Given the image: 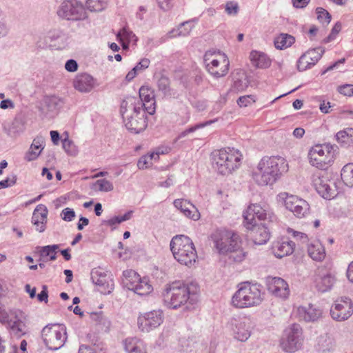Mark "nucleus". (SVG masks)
<instances>
[{
    "mask_svg": "<svg viewBox=\"0 0 353 353\" xmlns=\"http://www.w3.org/2000/svg\"><path fill=\"white\" fill-rule=\"evenodd\" d=\"M323 343H323L319 349L322 353H330L334 350L335 345L331 339L326 338L323 339Z\"/></svg>",
    "mask_w": 353,
    "mask_h": 353,
    "instance_id": "nucleus-56",
    "label": "nucleus"
},
{
    "mask_svg": "<svg viewBox=\"0 0 353 353\" xmlns=\"http://www.w3.org/2000/svg\"><path fill=\"white\" fill-rule=\"evenodd\" d=\"M284 194V203L287 210L292 212L297 218L305 217L309 213L310 205L308 203L297 196L289 195L288 193Z\"/></svg>",
    "mask_w": 353,
    "mask_h": 353,
    "instance_id": "nucleus-17",
    "label": "nucleus"
},
{
    "mask_svg": "<svg viewBox=\"0 0 353 353\" xmlns=\"http://www.w3.org/2000/svg\"><path fill=\"white\" fill-rule=\"evenodd\" d=\"M170 246L174 259L181 264L191 266L195 263L197 254L192 241L188 236L185 235L174 236Z\"/></svg>",
    "mask_w": 353,
    "mask_h": 353,
    "instance_id": "nucleus-4",
    "label": "nucleus"
},
{
    "mask_svg": "<svg viewBox=\"0 0 353 353\" xmlns=\"http://www.w3.org/2000/svg\"><path fill=\"white\" fill-rule=\"evenodd\" d=\"M210 238L219 254H228V251L238 248L239 236L232 231L216 230L212 233Z\"/></svg>",
    "mask_w": 353,
    "mask_h": 353,
    "instance_id": "nucleus-8",
    "label": "nucleus"
},
{
    "mask_svg": "<svg viewBox=\"0 0 353 353\" xmlns=\"http://www.w3.org/2000/svg\"><path fill=\"white\" fill-rule=\"evenodd\" d=\"M300 319L306 322L315 321L321 316V310L312 305L307 307L301 306L297 310Z\"/></svg>",
    "mask_w": 353,
    "mask_h": 353,
    "instance_id": "nucleus-31",
    "label": "nucleus"
},
{
    "mask_svg": "<svg viewBox=\"0 0 353 353\" xmlns=\"http://www.w3.org/2000/svg\"><path fill=\"white\" fill-rule=\"evenodd\" d=\"M214 121H212V120H210V121H205V122H203V123H197L192 127H190L188 128H187L186 130H185L184 131L181 132L177 137L176 139L179 140V139H181L185 137H186L187 135H188L190 133H192V132H195L196 130H199V129H201V128H203L207 125H210L211 123H214Z\"/></svg>",
    "mask_w": 353,
    "mask_h": 353,
    "instance_id": "nucleus-47",
    "label": "nucleus"
},
{
    "mask_svg": "<svg viewBox=\"0 0 353 353\" xmlns=\"http://www.w3.org/2000/svg\"><path fill=\"white\" fill-rule=\"evenodd\" d=\"M268 289L273 295L281 299H287L290 290L287 282L280 277H273L269 279Z\"/></svg>",
    "mask_w": 353,
    "mask_h": 353,
    "instance_id": "nucleus-24",
    "label": "nucleus"
},
{
    "mask_svg": "<svg viewBox=\"0 0 353 353\" xmlns=\"http://www.w3.org/2000/svg\"><path fill=\"white\" fill-rule=\"evenodd\" d=\"M266 210L259 204H252L248 206L247 210L243 212L244 225L246 228H252L256 223V219L259 221H265L267 219Z\"/></svg>",
    "mask_w": 353,
    "mask_h": 353,
    "instance_id": "nucleus-20",
    "label": "nucleus"
},
{
    "mask_svg": "<svg viewBox=\"0 0 353 353\" xmlns=\"http://www.w3.org/2000/svg\"><path fill=\"white\" fill-rule=\"evenodd\" d=\"M123 275L125 277V286L138 295H147L153 290V288L149 283L148 279L145 277L140 278L135 271L132 270L124 271Z\"/></svg>",
    "mask_w": 353,
    "mask_h": 353,
    "instance_id": "nucleus-13",
    "label": "nucleus"
},
{
    "mask_svg": "<svg viewBox=\"0 0 353 353\" xmlns=\"http://www.w3.org/2000/svg\"><path fill=\"white\" fill-rule=\"evenodd\" d=\"M48 209L43 204L38 205L32 213V223L37 231L43 232L46 230L48 216Z\"/></svg>",
    "mask_w": 353,
    "mask_h": 353,
    "instance_id": "nucleus-26",
    "label": "nucleus"
},
{
    "mask_svg": "<svg viewBox=\"0 0 353 353\" xmlns=\"http://www.w3.org/2000/svg\"><path fill=\"white\" fill-rule=\"evenodd\" d=\"M45 140L42 137L34 139L28 151L25 154L24 159L27 161L36 160L44 148Z\"/></svg>",
    "mask_w": 353,
    "mask_h": 353,
    "instance_id": "nucleus-29",
    "label": "nucleus"
},
{
    "mask_svg": "<svg viewBox=\"0 0 353 353\" xmlns=\"http://www.w3.org/2000/svg\"><path fill=\"white\" fill-rule=\"evenodd\" d=\"M241 154L234 148H223L212 153V165L222 175L232 173L240 165Z\"/></svg>",
    "mask_w": 353,
    "mask_h": 353,
    "instance_id": "nucleus-5",
    "label": "nucleus"
},
{
    "mask_svg": "<svg viewBox=\"0 0 353 353\" xmlns=\"http://www.w3.org/2000/svg\"><path fill=\"white\" fill-rule=\"evenodd\" d=\"M330 150L327 145H316L312 147L308 154L310 163L319 169H325L330 161Z\"/></svg>",
    "mask_w": 353,
    "mask_h": 353,
    "instance_id": "nucleus-15",
    "label": "nucleus"
},
{
    "mask_svg": "<svg viewBox=\"0 0 353 353\" xmlns=\"http://www.w3.org/2000/svg\"><path fill=\"white\" fill-rule=\"evenodd\" d=\"M225 10L229 15H236L239 12V7L236 2L228 1L225 4Z\"/></svg>",
    "mask_w": 353,
    "mask_h": 353,
    "instance_id": "nucleus-57",
    "label": "nucleus"
},
{
    "mask_svg": "<svg viewBox=\"0 0 353 353\" xmlns=\"http://www.w3.org/2000/svg\"><path fill=\"white\" fill-rule=\"evenodd\" d=\"M159 153H152L150 155L141 157L137 162V166L139 169H145L152 164V159L154 157H158Z\"/></svg>",
    "mask_w": 353,
    "mask_h": 353,
    "instance_id": "nucleus-49",
    "label": "nucleus"
},
{
    "mask_svg": "<svg viewBox=\"0 0 353 353\" xmlns=\"http://www.w3.org/2000/svg\"><path fill=\"white\" fill-rule=\"evenodd\" d=\"M248 229L251 230V237L256 245L265 244L270 239V233L265 224L254 222L253 228Z\"/></svg>",
    "mask_w": 353,
    "mask_h": 353,
    "instance_id": "nucleus-28",
    "label": "nucleus"
},
{
    "mask_svg": "<svg viewBox=\"0 0 353 353\" xmlns=\"http://www.w3.org/2000/svg\"><path fill=\"white\" fill-rule=\"evenodd\" d=\"M341 24L340 22H336L332 28L331 33L324 39L325 43H328L335 39L336 35L341 31Z\"/></svg>",
    "mask_w": 353,
    "mask_h": 353,
    "instance_id": "nucleus-60",
    "label": "nucleus"
},
{
    "mask_svg": "<svg viewBox=\"0 0 353 353\" xmlns=\"http://www.w3.org/2000/svg\"><path fill=\"white\" fill-rule=\"evenodd\" d=\"M98 325L101 327V330L108 332L110 327L111 323L110 320L103 314L102 319Z\"/></svg>",
    "mask_w": 353,
    "mask_h": 353,
    "instance_id": "nucleus-64",
    "label": "nucleus"
},
{
    "mask_svg": "<svg viewBox=\"0 0 353 353\" xmlns=\"http://www.w3.org/2000/svg\"><path fill=\"white\" fill-rule=\"evenodd\" d=\"M117 39L121 43L124 48H128V43L132 41H137V38L132 31L126 28H122L117 34Z\"/></svg>",
    "mask_w": 353,
    "mask_h": 353,
    "instance_id": "nucleus-41",
    "label": "nucleus"
},
{
    "mask_svg": "<svg viewBox=\"0 0 353 353\" xmlns=\"http://www.w3.org/2000/svg\"><path fill=\"white\" fill-rule=\"evenodd\" d=\"M170 81L165 75H161L157 80V87L159 91L161 92L165 97H175V92L170 87Z\"/></svg>",
    "mask_w": 353,
    "mask_h": 353,
    "instance_id": "nucleus-38",
    "label": "nucleus"
},
{
    "mask_svg": "<svg viewBox=\"0 0 353 353\" xmlns=\"http://www.w3.org/2000/svg\"><path fill=\"white\" fill-rule=\"evenodd\" d=\"M286 167L282 158L264 157L253 172L252 178L259 185H272Z\"/></svg>",
    "mask_w": 353,
    "mask_h": 353,
    "instance_id": "nucleus-3",
    "label": "nucleus"
},
{
    "mask_svg": "<svg viewBox=\"0 0 353 353\" xmlns=\"http://www.w3.org/2000/svg\"><path fill=\"white\" fill-rule=\"evenodd\" d=\"M194 25L192 21H187L181 23L177 29H174L168 32V37H172L176 36L186 37L189 35L192 30Z\"/></svg>",
    "mask_w": 353,
    "mask_h": 353,
    "instance_id": "nucleus-39",
    "label": "nucleus"
},
{
    "mask_svg": "<svg viewBox=\"0 0 353 353\" xmlns=\"http://www.w3.org/2000/svg\"><path fill=\"white\" fill-rule=\"evenodd\" d=\"M159 6L164 11L170 10L172 7V0H157Z\"/></svg>",
    "mask_w": 353,
    "mask_h": 353,
    "instance_id": "nucleus-63",
    "label": "nucleus"
},
{
    "mask_svg": "<svg viewBox=\"0 0 353 353\" xmlns=\"http://www.w3.org/2000/svg\"><path fill=\"white\" fill-rule=\"evenodd\" d=\"M294 247L295 243L294 241L283 240L276 242L273 247V250L275 256L281 259L292 254L294 250Z\"/></svg>",
    "mask_w": 353,
    "mask_h": 353,
    "instance_id": "nucleus-30",
    "label": "nucleus"
},
{
    "mask_svg": "<svg viewBox=\"0 0 353 353\" xmlns=\"http://www.w3.org/2000/svg\"><path fill=\"white\" fill-rule=\"evenodd\" d=\"M250 84L246 74L242 70H237L233 74V84L231 87V91L234 92H241L245 90Z\"/></svg>",
    "mask_w": 353,
    "mask_h": 353,
    "instance_id": "nucleus-32",
    "label": "nucleus"
},
{
    "mask_svg": "<svg viewBox=\"0 0 353 353\" xmlns=\"http://www.w3.org/2000/svg\"><path fill=\"white\" fill-rule=\"evenodd\" d=\"M12 314L14 315L15 319L14 321L9 320L2 321L8 322L11 334L15 336L16 337H21L26 333V326L25 323L22 321L23 318V314L21 310H17L12 312Z\"/></svg>",
    "mask_w": 353,
    "mask_h": 353,
    "instance_id": "nucleus-27",
    "label": "nucleus"
},
{
    "mask_svg": "<svg viewBox=\"0 0 353 353\" xmlns=\"http://www.w3.org/2000/svg\"><path fill=\"white\" fill-rule=\"evenodd\" d=\"M124 348L128 353H146L143 343L137 339H125Z\"/></svg>",
    "mask_w": 353,
    "mask_h": 353,
    "instance_id": "nucleus-37",
    "label": "nucleus"
},
{
    "mask_svg": "<svg viewBox=\"0 0 353 353\" xmlns=\"http://www.w3.org/2000/svg\"><path fill=\"white\" fill-rule=\"evenodd\" d=\"M336 281L334 275L330 271L319 269L316 279L315 287L320 292H327L332 290Z\"/></svg>",
    "mask_w": 353,
    "mask_h": 353,
    "instance_id": "nucleus-21",
    "label": "nucleus"
},
{
    "mask_svg": "<svg viewBox=\"0 0 353 353\" xmlns=\"http://www.w3.org/2000/svg\"><path fill=\"white\" fill-rule=\"evenodd\" d=\"M325 50L322 48H316L307 50L303 54L297 61L299 71H305L314 66L321 58Z\"/></svg>",
    "mask_w": 353,
    "mask_h": 353,
    "instance_id": "nucleus-19",
    "label": "nucleus"
},
{
    "mask_svg": "<svg viewBox=\"0 0 353 353\" xmlns=\"http://www.w3.org/2000/svg\"><path fill=\"white\" fill-rule=\"evenodd\" d=\"M86 6L92 12H100L106 7L105 0H87Z\"/></svg>",
    "mask_w": 353,
    "mask_h": 353,
    "instance_id": "nucleus-46",
    "label": "nucleus"
},
{
    "mask_svg": "<svg viewBox=\"0 0 353 353\" xmlns=\"http://www.w3.org/2000/svg\"><path fill=\"white\" fill-rule=\"evenodd\" d=\"M59 248L58 245H46L41 248V256H50V260L54 261L57 259L56 250Z\"/></svg>",
    "mask_w": 353,
    "mask_h": 353,
    "instance_id": "nucleus-48",
    "label": "nucleus"
},
{
    "mask_svg": "<svg viewBox=\"0 0 353 353\" xmlns=\"http://www.w3.org/2000/svg\"><path fill=\"white\" fill-rule=\"evenodd\" d=\"M341 179L349 187H353V163H347L341 170Z\"/></svg>",
    "mask_w": 353,
    "mask_h": 353,
    "instance_id": "nucleus-43",
    "label": "nucleus"
},
{
    "mask_svg": "<svg viewBox=\"0 0 353 353\" xmlns=\"http://www.w3.org/2000/svg\"><path fill=\"white\" fill-rule=\"evenodd\" d=\"M183 215L186 217L191 219L194 221H197L200 218V213L197 208L193 205V209H191L190 208H186V209L184 210Z\"/></svg>",
    "mask_w": 353,
    "mask_h": 353,
    "instance_id": "nucleus-55",
    "label": "nucleus"
},
{
    "mask_svg": "<svg viewBox=\"0 0 353 353\" xmlns=\"http://www.w3.org/2000/svg\"><path fill=\"white\" fill-rule=\"evenodd\" d=\"M91 279L98 286L99 291L103 294H110L114 288V281L111 274H107L100 268L91 271Z\"/></svg>",
    "mask_w": 353,
    "mask_h": 353,
    "instance_id": "nucleus-18",
    "label": "nucleus"
},
{
    "mask_svg": "<svg viewBox=\"0 0 353 353\" xmlns=\"http://www.w3.org/2000/svg\"><path fill=\"white\" fill-rule=\"evenodd\" d=\"M250 57L252 65L256 68H267L270 66L271 60L263 52L252 51Z\"/></svg>",
    "mask_w": 353,
    "mask_h": 353,
    "instance_id": "nucleus-35",
    "label": "nucleus"
},
{
    "mask_svg": "<svg viewBox=\"0 0 353 353\" xmlns=\"http://www.w3.org/2000/svg\"><path fill=\"white\" fill-rule=\"evenodd\" d=\"M198 291L199 285L196 282L184 284L175 281L166 285L163 292V301L168 307L177 309L188 301L192 304Z\"/></svg>",
    "mask_w": 353,
    "mask_h": 353,
    "instance_id": "nucleus-2",
    "label": "nucleus"
},
{
    "mask_svg": "<svg viewBox=\"0 0 353 353\" xmlns=\"http://www.w3.org/2000/svg\"><path fill=\"white\" fill-rule=\"evenodd\" d=\"M204 63L208 72L215 78L225 76L229 70V59L225 54L220 52H206L204 55Z\"/></svg>",
    "mask_w": 353,
    "mask_h": 353,
    "instance_id": "nucleus-9",
    "label": "nucleus"
},
{
    "mask_svg": "<svg viewBox=\"0 0 353 353\" xmlns=\"http://www.w3.org/2000/svg\"><path fill=\"white\" fill-rule=\"evenodd\" d=\"M59 17L67 20H83L87 17L81 3L77 0H66L61 3L57 10Z\"/></svg>",
    "mask_w": 353,
    "mask_h": 353,
    "instance_id": "nucleus-12",
    "label": "nucleus"
},
{
    "mask_svg": "<svg viewBox=\"0 0 353 353\" xmlns=\"http://www.w3.org/2000/svg\"><path fill=\"white\" fill-rule=\"evenodd\" d=\"M238 248L235 250L228 251L230 253V259L234 262H241L244 260L246 253L241 248V241L240 240V237L238 239Z\"/></svg>",
    "mask_w": 353,
    "mask_h": 353,
    "instance_id": "nucleus-44",
    "label": "nucleus"
},
{
    "mask_svg": "<svg viewBox=\"0 0 353 353\" xmlns=\"http://www.w3.org/2000/svg\"><path fill=\"white\" fill-rule=\"evenodd\" d=\"M45 39L46 45L49 43V46L57 49H63L68 44L69 37L61 30L54 29L47 32Z\"/></svg>",
    "mask_w": 353,
    "mask_h": 353,
    "instance_id": "nucleus-23",
    "label": "nucleus"
},
{
    "mask_svg": "<svg viewBox=\"0 0 353 353\" xmlns=\"http://www.w3.org/2000/svg\"><path fill=\"white\" fill-rule=\"evenodd\" d=\"M113 184L105 179H99L94 184L92 188L101 192H110L113 190Z\"/></svg>",
    "mask_w": 353,
    "mask_h": 353,
    "instance_id": "nucleus-45",
    "label": "nucleus"
},
{
    "mask_svg": "<svg viewBox=\"0 0 353 353\" xmlns=\"http://www.w3.org/2000/svg\"><path fill=\"white\" fill-rule=\"evenodd\" d=\"M173 203L174 207L179 210L182 213H183L184 210L186 209V208L193 209V204L185 199H175Z\"/></svg>",
    "mask_w": 353,
    "mask_h": 353,
    "instance_id": "nucleus-54",
    "label": "nucleus"
},
{
    "mask_svg": "<svg viewBox=\"0 0 353 353\" xmlns=\"http://www.w3.org/2000/svg\"><path fill=\"white\" fill-rule=\"evenodd\" d=\"M61 216L65 221H72L75 217V212L73 209L66 208L61 212Z\"/></svg>",
    "mask_w": 353,
    "mask_h": 353,
    "instance_id": "nucleus-59",
    "label": "nucleus"
},
{
    "mask_svg": "<svg viewBox=\"0 0 353 353\" xmlns=\"http://www.w3.org/2000/svg\"><path fill=\"white\" fill-rule=\"evenodd\" d=\"M336 139L342 147L347 148L353 145V128H347L338 132Z\"/></svg>",
    "mask_w": 353,
    "mask_h": 353,
    "instance_id": "nucleus-36",
    "label": "nucleus"
},
{
    "mask_svg": "<svg viewBox=\"0 0 353 353\" xmlns=\"http://www.w3.org/2000/svg\"><path fill=\"white\" fill-rule=\"evenodd\" d=\"M65 68L68 72H75L78 69L77 62L74 59L68 60L65 64Z\"/></svg>",
    "mask_w": 353,
    "mask_h": 353,
    "instance_id": "nucleus-62",
    "label": "nucleus"
},
{
    "mask_svg": "<svg viewBox=\"0 0 353 353\" xmlns=\"http://www.w3.org/2000/svg\"><path fill=\"white\" fill-rule=\"evenodd\" d=\"M337 90L344 96L351 97L353 95V85L344 84L338 87Z\"/></svg>",
    "mask_w": 353,
    "mask_h": 353,
    "instance_id": "nucleus-58",
    "label": "nucleus"
},
{
    "mask_svg": "<svg viewBox=\"0 0 353 353\" xmlns=\"http://www.w3.org/2000/svg\"><path fill=\"white\" fill-rule=\"evenodd\" d=\"M228 326L235 339L245 342L250 337L254 324L250 317L238 316L232 318Z\"/></svg>",
    "mask_w": 353,
    "mask_h": 353,
    "instance_id": "nucleus-11",
    "label": "nucleus"
},
{
    "mask_svg": "<svg viewBox=\"0 0 353 353\" xmlns=\"http://www.w3.org/2000/svg\"><path fill=\"white\" fill-rule=\"evenodd\" d=\"M143 103L135 97H128L121 103L120 112L126 128L131 132L138 134L147 127L145 110Z\"/></svg>",
    "mask_w": 353,
    "mask_h": 353,
    "instance_id": "nucleus-1",
    "label": "nucleus"
},
{
    "mask_svg": "<svg viewBox=\"0 0 353 353\" xmlns=\"http://www.w3.org/2000/svg\"><path fill=\"white\" fill-rule=\"evenodd\" d=\"M317 19L321 23L328 24L331 21L330 14L323 8H316Z\"/></svg>",
    "mask_w": 353,
    "mask_h": 353,
    "instance_id": "nucleus-52",
    "label": "nucleus"
},
{
    "mask_svg": "<svg viewBox=\"0 0 353 353\" xmlns=\"http://www.w3.org/2000/svg\"><path fill=\"white\" fill-rule=\"evenodd\" d=\"M263 298L259 286L244 283L240 285L238 290L232 298V304L237 308L256 306Z\"/></svg>",
    "mask_w": 353,
    "mask_h": 353,
    "instance_id": "nucleus-6",
    "label": "nucleus"
},
{
    "mask_svg": "<svg viewBox=\"0 0 353 353\" xmlns=\"http://www.w3.org/2000/svg\"><path fill=\"white\" fill-rule=\"evenodd\" d=\"M322 189L327 190L328 194H330V199L334 198L338 194V190L336 181L328 177V182L325 183Z\"/></svg>",
    "mask_w": 353,
    "mask_h": 353,
    "instance_id": "nucleus-50",
    "label": "nucleus"
},
{
    "mask_svg": "<svg viewBox=\"0 0 353 353\" xmlns=\"http://www.w3.org/2000/svg\"><path fill=\"white\" fill-rule=\"evenodd\" d=\"M308 255L314 261H321L325 256V249L322 244L315 241L307 246Z\"/></svg>",
    "mask_w": 353,
    "mask_h": 353,
    "instance_id": "nucleus-34",
    "label": "nucleus"
},
{
    "mask_svg": "<svg viewBox=\"0 0 353 353\" xmlns=\"http://www.w3.org/2000/svg\"><path fill=\"white\" fill-rule=\"evenodd\" d=\"M256 101V97L254 95H245L240 97L236 102L240 107H248Z\"/></svg>",
    "mask_w": 353,
    "mask_h": 353,
    "instance_id": "nucleus-53",
    "label": "nucleus"
},
{
    "mask_svg": "<svg viewBox=\"0 0 353 353\" xmlns=\"http://www.w3.org/2000/svg\"><path fill=\"white\" fill-rule=\"evenodd\" d=\"M294 37L288 34H281L274 40V46L277 49L283 50L292 46Z\"/></svg>",
    "mask_w": 353,
    "mask_h": 353,
    "instance_id": "nucleus-42",
    "label": "nucleus"
},
{
    "mask_svg": "<svg viewBox=\"0 0 353 353\" xmlns=\"http://www.w3.org/2000/svg\"><path fill=\"white\" fill-rule=\"evenodd\" d=\"M163 321V314L161 310H152L139 316L137 323L139 330L148 332L158 327Z\"/></svg>",
    "mask_w": 353,
    "mask_h": 353,
    "instance_id": "nucleus-16",
    "label": "nucleus"
},
{
    "mask_svg": "<svg viewBox=\"0 0 353 353\" xmlns=\"http://www.w3.org/2000/svg\"><path fill=\"white\" fill-rule=\"evenodd\" d=\"M43 104L50 112L57 110L62 108L64 101L61 98L56 96L46 97L43 100Z\"/></svg>",
    "mask_w": 353,
    "mask_h": 353,
    "instance_id": "nucleus-40",
    "label": "nucleus"
},
{
    "mask_svg": "<svg viewBox=\"0 0 353 353\" xmlns=\"http://www.w3.org/2000/svg\"><path fill=\"white\" fill-rule=\"evenodd\" d=\"M144 105L143 109L150 115L154 114L156 102L154 90L147 86H141L139 89V98H137Z\"/></svg>",
    "mask_w": 353,
    "mask_h": 353,
    "instance_id": "nucleus-25",
    "label": "nucleus"
},
{
    "mask_svg": "<svg viewBox=\"0 0 353 353\" xmlns=\"http://www.w3.org/2000/svg\"><path fill=\"white\" fill-rule=\"evenodd\" d=\"M328 182V176L327 174H322L321 172L314 174L312 176V184L317 192L324 199H330V194H328L327 190L322 189L325 183Z\"/></svg>",
    "mask_w": 353,
    "mask_h": 353,
    "instance_id": "nucleus-33",
    "label": "nucleus"
},
{
    "mask_svg": "<svg viewBox=\"0 0 353 353\" xmlns=\"http://www.w3.org/2000/svg\"><path fill=\"white\" fill-rule=\"evenodd\" d=\"M63 148L65 152L70 155H76L77 154V148L74 143L68 138H65L62 141Z\"/></svg>",
    "mask_w": 353,
    "mask_h": 353,
    "instance_id": "nucleus-51",
    "label": "nucleus"
},
{
    "mask_svg": "<svg viewBox=\"0 0 353 353\" xmlns=\"http://www.w3.org/2000/svg\"><path fill=\"white\" fill-rule=\"evenodd\" d=\"M66 327L61 324H51L44 327L41 332L46 346L51 350L62 347L67 339Z\"/></svg>",
    "mask_w": 353,
    "mask_h": 353,
    "instance_id": "nucleus-7",
    "label": "nucleus"
},
{
    "mask_svg": "<svg viewBox=\"0 0 353 353\" xmlns=\"http://www.w3.org/2000/svg\"><path fill=\"white\" fill-rule=\"evenodd\" d=\"M303 342L301 327L297 323H293L285 330L281 345L285 352H294L301 347Z\"/></svg>",
    "mask_w": 353,
    "mask_h": 353,
    "instance_id": "nucleus-10",
    "label": "nucleus"
},
{
    "mask_svg": "<svg viewBox=\"0 0 353 353\" xmlns=\"http://www.w3.org/2000/svg\"><path fill=\"white\" fill-rule=\"evenodd\" d=\"M17 181V176L14 174L7 177L6 179L0 181V189L6 188L15 184Z\"/></svg>",
    "mask_w": 353,
    "mask_h": 353,
    "instance_id": "nucleus-61",
    "label": "nucleus"
},
{
    "mask_svg": "<svg viewBox=\"0 0 353 353\" xmlns=\"http://www.w3.org/2000/svg\"><path fill=\"white\" fill-rule=\"evenodd\" d=\"M353 314V302L350 298L341 296L332 305L330 315L336 321H344Z\"/></svg>",
    "mask_w": 353,
    "mask_h": 353,
    "instance_id": "nucleus-14",
    "label": "nucleus"
},
{
    "mask_svg": "<svg viewBox=\"0 0 353 353\" xmlns=\"http://www.w3.org/2000/svg\"><path fill=\"white\" fill-rule=\"evenodd\" d=\"M97 85V79L85 72L77 74L73 81L74 88L81 93H88Z\"/></svg>",
    "mask_w": 353,
    "mask_h": 353,
    "instance_id": "nucleus-22",
    "label": "nucleus"
}]
</instances>
